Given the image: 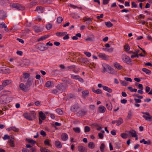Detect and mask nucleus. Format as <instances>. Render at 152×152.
Masks as SVG:
<instances>
[{"mask_svg":"<svg viewBox=\"0 0 152 152\" xmlns=\"http://www.w3.org/2000/svg\"><path fill=\"white\" fill-rule=\"evenodd\" d=\"M23 78H27L30 76L29 74L27 73H24L23 74Z\"/></svg>","mask_w":152,"mask_h":152,"instance_id":"nucleus-45","label":"nucleus"},{"mask_svg":"<svg viewBox=\"0 0 152 152\" xmlns=\"http://www.w3.org/2000/svg\"><path fill=\"white\" fill-rule=\"evenodd\" d=\"M90 128L88 126H86L85 127L84 132H86L90 131Z\"/></svg>","mask_w":152,"mask_h":152,"instance_id":"nucleus-53","label":"nucleus"},{"mask_svg":"<svg viewBox=\"0 0 152 152\" xmlns=\"http://www.w3.org/2000/svg\"><path fill=\"white\" fill-rule=\"evenodd\" d=\"M44 143L46 145H47V146H50V144L49 140L48 139H46L45 140V141L44 142Z\"/></svg>","mask_w":152,"mask_h":152,"instance_id":"nucleus-48","label":"nucleus"},{"mask_svg":"<svg viewBox=\"0 0 152 152\" xmlns=\"http://www.w3.org/2000/svg\"><path fill=\"white\" fill-rule=\"evenodd\" d=\"M44 8L40 6H37L35 10V11H37L39 13H42L43 12Z\"/></svg>","mask_w":152,"mask_h":152,"instance_id":"nucleus-9","label":"nucleus"},{"mask_svg":"<svg viewBox=\"0 0 152 152\" xmlns=\"http://www.w3.org/2000/svg\"><path fill=\"white\" fill-rule=\"evenodd\" d=\"M57 89L59 93H61L63 91L65 90V88L62 85H60L58 86Z\"/></svg>","mask_w":152,"mask_h":152,"instance_id":"nucleus-12","label":"nucleus"},{"mask_svg":"<svg viewBox=\"0 0 152 152\" xmlns=\"http://www.w3.org/2000/svg\"><path fill=\"white\" fill-rule=\"evenodd\" d=\"M40 134L41 135L43 136V137H44L45 136H46V135L45 132L43 130H41L40 131Z\"/></svg>","mask_w":152,"mask_h":152,"instance_id":"nucleus-59","label":"nucleus"},{"mask_svg":"<svg viewBox=\"0 0 152 152\" xmlns=\"http://www.w3.org/2000/svg\"><path fill=\"white\" fill-rule=\"evenodd\" d=\"M7 130L8 131H10L11 130H12L15 132H17L19 131V129L15 126H11L7 128Z\"/></svg>","mask_w":152,"mask_h":152,"instance_id":"nucleus-11","label":"nucleus"},{"mask_svg":"<svg viewBox=\"0 0 152 152\" xmlns=\"http://www.w3.org/2000/svg\"><path fill=\"white\" fill-rule=\"evenodd\" d=\"M28 141L29 143H31L33 145L35 144L36 143V141L33 140L28 139Z\"/></svg>","mask_w":152,"mask_h":152,"instance_id":"nucleus-49","label":"nucleus"},{"mask_svg":"<svg viewBox=\"0 0 152 152\" xmlns=\"http://www.w3.org/2000/svg\"><path fill=\"white\" fill-rule=\"evenodd\" d=\"M57 22L59 23H61L63 21V18L61 17H58L57 18Z\"/></svg>","mask_w":152,"mask_h":152,"instance_id":"nucleus-44","label":"nucleus"},{"mask_svg":"<svg viewBox=\"0 0 152 152\" xmlns=\"http://www.w3.org/2000/svg\"><path fill=\"white\" fill-rule=\"evenodd\" d=\"M88 147L91 149H93L95 147V144L93 142H89L88 144Z\"/></svg>","mask_w":152,"mask_h":152,"instance_id":"nucleus-26","label":"nucleus"},{"mask_svg":"<svg viewBox=\"0 0 152 152\" xmlns=\"http://www.w3.org/2000/svg\"><path fill=\"white\" fill-rule=\"evenodd\" d=\"M11 82V81L10 80H7L4 81L2 83V85L4 86H6L7 85L10 84Z\"/></svg>","mask_w":152,"mask_h":152,"instance_id":"nucleus-22","label":"nucleus"},{"mask_svg":"<svg viewBox=\"0 0 152 152\" xmlns=\"http://www.w3.org/2000/svg\"><path fill=\"white\" fill-rule=\"evenodd\" d=\"M93 89H94V88H92V90L94 93L97 94H100L102 93V91L99 89H97L96 90H93Z\"/></svg>","mask_w":152,"mask_h":152,"instance_id":"nucleus-36","label":"nucleus"},{"mask_svg":"<svg viewBox=\"0 0 152 152\" xmlns=\"http://www.w3.org/2000/svg\"><path fill=\"white\" fill-rule=\"evenodd\" d=\"M51 85V81H48L45 84L46 86L47 87H49Z\"/></svg>","mask_w":152,"mask_h":152,"instance_id":"nucleus-52","label":"nucleus"},{"mask_svg":"<svg viewBox=\"0 0 152 152\" xmlns=\"http://www.w3.org/2000/svg\"><path fill=\"white\" fill-rule=\"evenodd\" d=\"M8 102L7 100V96L5 95H2L0 97V103L5 104Z\"/></svg>","mask_w":152,"mask_h":152,"instance_id":"nucleus-4","label":"nucleus"},{"mask_svg":"<svg viewBox=\"0 0 152 152\" xmlns=\"http://www.w3.org/2000/svg\"><path fill=\"white\" fill-rule=\"evenodd\" d=\"M124 49L125 51L128 52L129 51L130 48L129 45L128 44H126L124 46Z\"/></svg>","mask_w":152,"mask_h":152,"instance_id":"nucleus-39","label":"nucleus"},{"mask_svg":"<svg viewBox=\"0 0 152 152\" xmlns=\"http://www.w3.org/2000/svg\"><path fill=\"white\" fill-rule=\"evenodd\" d=\"M86 41H93L94 40V37L93 38L88 37L86 39Z\"/></svg>","mask_w":152,"mask_h":152,"instance_id":"nucleus-57","label":"nucleus"},{"mask_svg":"<svg viewBox=\"0 0 152 152\" xmlns=\"http://www.w3.org/2000/svg\"><path fill=\"white\" fill-rule=\"evenodd\" d=\"M105 148V145L104 143H102L99 149L102 152H104V149Z\"/></svg>","mask_w":152,"mask_h":152,"instance_id":"nucleus-32","label":"nucleus"},{"mask_svg":"<svg viewBox=\"0 0 152 152\" xmlns=\"http://www.w3.org/2000/svg\"><path fill=\"white\" fill-rule=\"evenodd\" d=\"M106 107L109 110H111L112 109V106L110 102L106 104Z\"/></svg>","mask_w":152,"mask_h":152,"instance_id":"nucleus-24","label":"nucleus"},{"mask_svg":"<svg viewBox=\"0 0 152 152\" xmlns=\"http://www.w3.org/2000/svg\"><path fill=\"white\" fill-rule=\"evenodd\" d=\"M67 34L66 32H57L56 33V35L58 37H62L66 35Z\"/></svg>","mask_w":152,"mask_h":152,"instance_id":"nucleus-28","label":"nucleus"},{"mask_svg":"<svg viewBox=\"0 0 152 152\" xmlns=\"http://www.w3.org/2000/svg\"><path fill=\"white\" fill-rule=\"evenodd\" d=\"M110 1V0H103L102 4L104 5H105L107 4Z\"/></svg>","mask_w":152,"mask_h":152,"instance_id":"nucleus-56","label":"nucleus"},{"mask_svg":"<svg viewBox=\"0 0 152 152\" xmlns=\"http://www.w3.org/2000/svg\"><path fill=\"white\" fill-rule=\"evenodd\" d=\"M29 114L31 116V118L32 117L35 118L36 117V113L34 111H31Z\"/></svg>","mask_w":152,"mask_h":152,"instance_id":"nucleus-40","label":"nucleus"},{"mask_svg":"<svg viewBox=\"0 0 152 152\" xmlns=\"http://www.w3.org/2000/svg\"><path fill=\"white\" fill-rule=\"evenodd\" d=\"M10 137L7 134L5 135L3 137V139L4 140H6L7 139H10Z\"/></svg>","mask_w":152,"mask_h":152,"instance_id":"nucleus-61","label":"nucleus"},{"mask_svg":"<svg viewBox=\"0 0 152 152\" xmlns=\"http://www.w3.org/2000/svg\"><path fill=\"white\" fill-rule=\"evenodd\" d=\"M77 149L80 152H86L87 151V149L86 148L82 145L78 146Z\"/></svg>","mask_w":152,"mask_h":152,"instance_id":"nucleus-10","label":"nucleus"},{"mask_svg":"<svg viewBox=\"0 0 152 152\" xmlns=\"http://www.w3.org/2000/svg\"><path fill=\"white\" fill-rule=\"evenodd\" d=\"M98 56L102 59L107 61L109 60V57L105 54L99 53L98 54Z\"/></svg>","mask_w":152,"mask_h":152,"instance_id":"nucleus-6","label":"nucleus"},{"mask_svg":"<svg viewBox=\"0 0 152 152\" xmlns=\"http://www.w3.org/2000/svg\"><path fill=\"white\" fill-rule=\"evenodd\" d=\"M55 144L56 148H61L62 147L61 142L58 140L55 142Z\"/></svg>","mask_w":152,"mask_h":152,"instance_id":"nucleus-17","label":"nucleus"},{"mask_svg":"<svg viewBox=\"0 0 152 152\" xmlns=\"http://www.w3.org/2000/svg\"><path fill=\"white\" fill-rule=\"evenodd\" d=\"M11 138H12L11 139H10L9 141V142L10 144V145L12 147H14V145H13V140L14 139V138L13 137H11Z\"/></svg>","mask_w":152,"mask_h":152,"instance_id":"nucleus-35","label":"nucleus"},{"mask_svg":"<svg viewBox=\"0 0 152 152\" xmlns=\"http://www.w3.org/2000/svg\"><path fill=\"white\" fill-rule=\"evenodd\" d=\"M31 85V80H30V79H28V80L27 81V82L26 86L28 88Z\"/></svg>","mask_w":152,"mask_h":152,"instance_id":"nucleus-34","label":"nucleus"},{"mask_svg":"<svg viewBox=\"0 0 152 152\" xmlns=\"http://www.w3.org/2000/svg\"><path fill=\"white\" fill-rule=\"evenodd\" d=\"M56 111L57 113L59 115H62L63 113V112L62 110L60 109H57L56 110Z\"/></svg>","mask_w":152,"mask_h":152,"instance_id":"nucleus-43","label":"nucleus"},{"mask_svg":"<svg viewBox=\"0 0 152 152\" xmlns=\"http://www.w3.org/2000/svg\"><path fill=\"white\" fill-rule=\"evenodd\" d=\"M23 115L25 118L29 121H32L33 120L31 118V116L29 114L27 113H24L23 114Z\"/></svg>","mask_w":152,"mask_h":152,"instance_id":"nucleus-13","label":"nucleus"},{"mask_svg":"<svg viewBox=\"0 0 152 152\" xmlns=\"http://www.w3.org/2000/svg\"><path fill=\"white\" fill-rule=\"evenodd\" d=\"M152 118V116H147L145 120L147 121H151V119Z\"/></svg>","mask_w":152,"mask_h":152,"instance_id":"nucleus-64","label":"nucleus"},{"mask_svg":"<svg viewBox=\"0 0 152 152\" xmlns=\"http://www.w3.org/2000/svg\"><path fill=\"white\" fill-rule=\"evenodd\" d=\"M99 113H103L105 112L106 109L103 106L100 105L99 107Z\"/></svg>","mask_w":152,"mask_h":152,"instance_id":"nucleus-15","label":"nucleus"},{"mask_svg":"<svg viewBox=\"0 0 152 152\" xmlns=\"http://www.w3.org/2000/svg\"><path fill=\"white\" fill-rule=\"evenodd\" d=\"M79 76L78 75H71V77L72 79H74L77 80V78L79 77Z\"/></svg>","mask_w":152,"mask_h":152,"instance_id":"nucleus-54","label":"nucleus"},{"mask_svg":"<svg viewBox=\"0 0 152 152\" xmlns=\"http://www.w3.org/2000/svg\"><path fill=\"white\" fill-rule=\"evenodd\" d=\"M89 93V92L88 91H83L82 92V96L83 97L85 98V96H87Z\"/></svg>","mask_w":152,"mask_h":152,"instance_id":"nucleus-37","label":"nucleus"},{"mask_svg":"<svg viewBox=\"0 0 152 152\" xmlns=\"http://www.w3.org/2000/svg\"><path fill=\"white\" fill-rule=\"evenodd\" d=\"M40 151L41 152H51L50 151L45 148H42L40 149Z\"/></svg>","mask_w":152,"mask_h":152,"instance_id":"nucleus-42","label":"nucleus"},{"mask_svg":"<svg viewBox=\"0 0 152 152\" xmlns=\"http://www.w3.org/2000/svg\"><path fill=\"white\" fill-rule=\"evenodd\" d=\"M70 6L73 8V9H75V8H78V9H82V7H78L76 6H75V5H73V4H70L69 5Z\"/></svg>","mask_w":152,"mask_h":152,"instance_id":"nucleus-55","label":"nucleus"},{"mask_svg":"<svg viewBox=\"0 0 152 152\" xmlns=\"http://www.w3.org/2000/svg\"><path fill=\"white\" fill-rule=\"evenodd\" d=\"M132 115V111L131 110H129L128 112L127 118L128 119L131 118Z\"/></svg>","mask_w":152,"mask_h":152,"instance_id":"nucleus-41","label":"nucleus"},{"mask_svg":"<svg viewBox=\"0 0 152 152\" xmlns=\"http://www.w3.org/2000/svg\"><path fill=\"white\" fill-rule=\"evenodd\" d=\"M122 60L123 61L128 64H130L131 62V60L130 58L125 55H124L122 56Z\"/></svg>","mask_w":152,"mask_h":152,"instance_id":"nucleus-3","label":"nucleus"},{"mask_svg":"<svg viewBox=\"0 0 152 152\" xmlns=\"http://www.w3.org/2000/svg\"><path fill=\"white\" fill-rule=\"evenodd\" d=\"M114 66L118 69H121L122 68V67L118 63H115L114 64Z\"/></svg>","mask_w":152,"mask_h":152,"instance_id":"nucleus-27","label":"nucleus"},{"mask_svg":"<svg viewBox=\"0 0 152 152\" xmlns=\"http://www.w3.org/2000/svg\"><path fill=\"white\" fill-rule=\"evenodd\" d=\"M123 122V120L121 118H120L117 121L116 125L118 126L120 125Z\"/></svg>","mask_w":152,"mask_h":152,"instance_id":"nucleus-25","label":"nucleus"},{"mask_svg":"<svg viewBox=\"0 0 152 152\" xmlns=\"http://www.w3.org/2000/svg\"><path fill=\"white\" fill-rule=\"evenodd\" d=\"M49 36L48 35H45L44 36H42L37 40V41L39 42L45 40L48 38Z\"/></svg>","mask_w":152,"mask_h":152,"instance_id":"nucleus-23","label":"nucleus"},{"mask_svg":"<svg viewBox=\"0 0 152 152\" xmlns=\"http://www.w3.org/2000/svg\"><path fill=\"white\" fill-rule=\"evenodd\" d=\"M132 8L134 7V8H136L137 7V5L136 4V3L134 1H133L132 2Z\"/></svg>","mask_w":152,"mask_h":152,"instance_id":"nucleus-58","label":"nucleus"},{"mask_svg":"<svg viewBox=\"0 0 152 152\" xmlns=\"http://www.w3.org/2000/svg\"><path fill=\"white\" fill-rule=\"evenodd\" d=\"M120 83L123 86H126L128 84V83L125 81L121 80Z\"/></svg>","mask_w":152,"mask_h":152,"instance_id":"nucleus-51","label":"nucleus"},{"mask_svg":"<svg viewBox=\"0 0 152 152\" xmlns=\"http://www.w3.org/2000/svg\"><path fill=\"white\" fill-rule=\"evenodd\" d=\"M10 71V69L7 67H2L0 69V72L3 74L9 73Z\"/></svg>","mask_w":152,"mask_h":152,"instance_id":"nucleus-5","label":"nucleus"},{"mask_svg":"<svg viewBox=\"0 0 152 152\" xmlns=\"http://www.w3.org/2000/svg\"><path fill=\"white\" fill-rule=\"evenodd\" d=\"M129 134H131L133 137H136L137 135L136 132L133 130H130L129 132Z\"/></svg>","mask_w":152,"mask_h":152,"instance_id":"nucleus-18","label":"nucleus"},{"mask_svg":"<svg viewBox=\"0 0 152 152\" xmlns=\"http://www.w3.org/2000/svg\"><path fill=\"white\" fill-rule=\"evenodd\" d=\"M80 61L83 63L85 64H87L88 61L87 58H82L80 59Z\"/></svg>","mask_w":152,"mask_h":152,"instance_id":"nucleus-38","label":"nucleus"},{"mask_svg":"<svg viewBox=\"0 0 152 152\" xmlns=\"http://www.w3.org/2000/svg\"><path fill=\"white\" fill-rule=\"evenodd\" d=\"M84 53L87 56L90 57L91 56V54L90 53L88 52H85Z\"/></svg>","mask_w":152,"mask_h":152,"instance_id":"nucleus-60","label":"nucleus"},{"mask_svg":"<svg viewBox=\"0 0 152 152\" xmlns=\"http://www.w3.org/2000/svg\"><path fill=\"white\" fill-rule=\"evenodd\" d=\"M104 23L105 25L108 28L111 27L113 26V24L110 21L105 22Z\"/></svg>","mask_w":152,"mask_h":152,"instance_id":"nucleus-30","label":"nucleus"},{"mask_svg":"<svg viewBox=\"0 0 152 152\" xmlns=\"http://www.w3.org/2000/svg\"><path fill=\"white\" fill-rule=\"evenodd\" d=\"M34 29L35 31L37 33L41 31L42 29L39 27L34 26Z\"/></svg>","mask_w":152,"mask_h":152,"instance_id":"nucleus-19","label":"nucleus"},{"mask_svg":"<svg viewBox=\"0 0 152 152\" xmlns=\"http://www.w3.org/2000/svg\"><path fill=\"white\" fill-rule=\"evenodd\" d=\"M19 86L21 89L23 91L25 92H27L28 90V88L26 86H25L23 83H21L20 84Z\"/></svg>","mask_w":152,"mask_h":152,"instance_id":"nucleus-8","label":"nucleus"},{"mask_svg":"<svg viewBox=\"0 0 152 152\" xmlns=\"http://www.w3.org/2000/svg\"><path fill=\"white\" fill-rule=\"evenodd\" d=\"M61 138L62 140L66 141L68 138V136L66 133H63L61 135Z\"/></svg>","mask_w":152,"mask_h":152,"instance_id":"nucleus-16","label":"nucleus"},{"mask_svg":"<svg viewBox=\"0 0 152 152\" xmlns=\"http://www.w3.org/2000/svg\"><path fill=\"white\" fill-rule=\"evenodd\" d=\"M7 17L6 13L3 10L0 11V20H4Z\"/></svg>","mask_w":152,"mask_h":152,"instance_id":"nucleus-7","label":"nucleus"},{"mask_svg":"<svg viewBox=\"0 0 152 152\" xmlns=\"http://www.w3.org/2000/svg\"><path fill=\"white\" fill-rule=\"evenodd\" d=\"M46 27L48 30H50L52 28V25L51 24L48 23L46 25Z\"/></svg>","mask_w":152,"mask_h":152,"instance_id":"nucleus-46","label":"nucleus"},{"mask_svg":"<svg viewBox=\"0 0 152 152\" xmlns=\"http://www.w3.org/2000/svg\"><path fill=\"white\" fill-rule=\"evenodd\" d=\"M12 7L16 8L18 10H23L25 9V7H24L22 6L20 4L16 3H13L12 5Z\"/></svg>","mask_w":152,"mask_h":152,"instance_id":"nucleus-2","label":"nucleus"},{"mask_svg":"<svg viewBox=\"0 0 152 152\" xmlns=\"http://www.w3.org/2000/svg\"><path fill=\"white\" fill-rule=\"evenodd\" d=\"M142 71L145 72L146 74L148 75H150L151 74V72L150 71L145 68H143L142 69Z\"/></svg>","mask_w":152,"mask_h":152,"instance_id":"nucleus-29","label":"nucleus"},{"mask_svg":"<svg viewBox=\"0 0 152 152\" xmlns=\"http://www.w3.org/2000/svg\"><path fill=\"white\" fill-rule=\"evenodd\" d=\"M83 20L85 21H87L90 20V21H92V18H87L86 17H85L83 18Z\"/></svg>","mask_w":152,"mask_h":152,"instance_id":"nucleus-50","label":"nucleus"},{"mask_svg":"<svg viewBox=\"0 0 152 152\" xmlns=\"http://www.w3.org/2000/svg\"><path fill=\"white\" fill-rule=\"evenodd\" d=\"M121 136L124 139H126L127 137V134L126 133H122L121 134Z\"/></svg>","mask_w":152,"mask_h":152,"instance_id":"nucleus-47","label":"nucleus"},{"mask_svg":"<svg viewBox=\"0 0 152 152\" xmlns=\"http://www.w3.org/2000/svg\"><path fill=\"white\" fill-rule=\"evenodd\" d=\"M79 107L77 105H74L71 107L70 110L73 112L76 111L78 108Z\"/></svg>","mask_w":152,"mask_h":152,"instance_id":"nucleus-20","label":"nucleus"},{"mask_svg":"<svg viewBox=\"0 0 152 152\" xmlns=\"http://www.w3.org/2000/svg\"><path fill=\"white\" fill-rule=\"evenodd\" d=\"M46 118L45 114L42 111L39 112V119H41L42 120H44Z\"/></svg>","mask_w":152,"mask_h":152,"instance_id":"nucleus-14","label":"nucleus"},{"mask_svg":"<svg viewBox=\"0 0 152 152\" xmlns=\"http://www.w3.org/2000/svg\"><path fill=\"white\" fill-rule=\"evenodd\" d=\"M73 130L76 133H79L80 132V129L79 127H74L73 128Z\"/></svg>","mask_w":152,"mask_h":152,"instance_id":"nucleus-33","label":"nucleus"},{"mask_svg":"<svg viewBox=\"0 0 152 152\" xmlns=\"http://www.w3.org/2000/svg\"><path fill=\"white\" fill-rule=\"evenodd\" d=\"M86 111L82 110H80L78 112V113H79L80 115H84L86 114Z\"/></svg>","mask_w":152,"mask_h":152,"instance_id":"nucleus-31","label":"nucleus"},{"mask_svg":"<svg viewBox=\"0 0 152 152\" xmlns=\"http://www.w3.org/2000/svg\"><path fill=\"white\" fill-rule=\"evenodd\" d=\"M102 88L104 90L107 91L109 93H111L112 92V90L110 88L106 86H102Z\"/></svg>","mask_w":152,"mask_h":152,"instance_id":"nucleus-21","label":"nucleus"},{"mask_svg":"<svg viewBox=\"0 0 152 152\" xmlns=\"http://www.w3.org/2000/svg\"><path fill=\"white\" fill-rule=\"evenodd\" d=\"M52 93L53 94H56L57 93H59V91H58V89L57 88L56 89H54L52 91Z\"/></svg>","mask_w":152,"mask_h":152,"instance_id":"nucleus-63","label":"nucleus"},{"mask_svg":"<svg viewBox=\"0 0 152 152\" xmlns=\"http://www.w3.org/2000/svg\"><path fill=\"white\" fill-rule=\"evenodd\" d=\"M98 136L100 139H102L103 138V134L102 133H99L98 134Z\"/></svg>","mask_w":152,"mask_h":152,"instance_id":"nucleus-62","label":"nucleus"},{"mask_svg":"<svg viewBox=\"0 0 152 152\" xmlns=\"http://www.w3.org/2000/svg\"><path fill=\"white\" fill-rule=\"evenodd\" d=\"M103 72L107 71L109 73L113 74L114 72L113 69L110 66L108 65L104 64L103 65Z\"/></svg>","mask_w":152,"mask_h":152,"instance_id":"nucleus-1","label":"nucleus"}]
</instances>
